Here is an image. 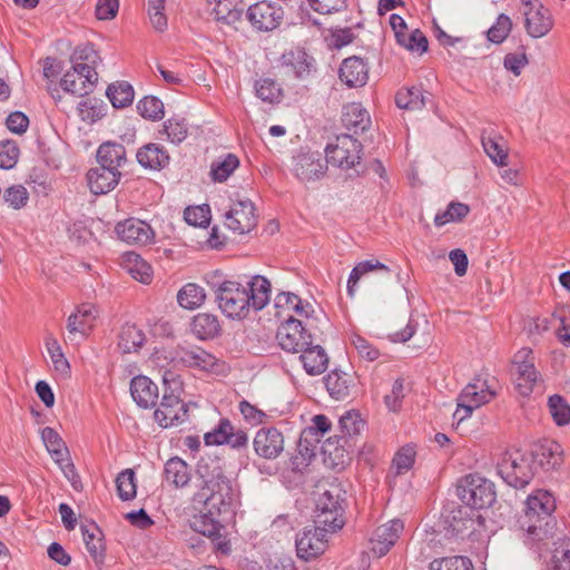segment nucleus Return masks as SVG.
<instances>
[{
	"label": "nucleus",
	"mask_w": 570,
	"mask_h": 570,
	"mask_svg": "<svg viewBox=\"0 0 570 570\" xmlns=\"http://www.w3.org/2000/svg\"><path fill=\"white\" fill-rule=\"evenodd\" d=\"M191 330L199 340H209L214 337V315L209 313H199L195 315L191 323Z\"/></svg>",
	"instance_id": "0e129e2a"
},
{
	"label": "nucleus",
	"mask_w": 570,
	"mask_h": 570,
	"mask_svg": "<svg viewBox=\"0 0 570 570\" xmlns=\"http://www.w3.org/2000/svg\"><path fill=\"white\" fill-rule=\"evenodd\" d=\"M444 523L446 525V533L452 537H458L472 528L473 520L469 515L466 508H458L453 509L444 517Z\"/></svg>",
	"instance_id": "58836bf2"
},
{
	"label": "nucleus",
	"mask_w": 570,
	"mask_h": 570,
	"mask_svg": "<svg viewBox=\"0 0 570 570\" xmlns=\"http://www.w3.org/2000/svg\"><path fill=\"white\" fill-rule=\"evenodd\" d=\"M96 158L99 166L120 170L127 163L126 148L119 142L105 141L98 147Z\"/></svg>",
	"instance_id": "bb28decb"
},
{
	"label": "nucleus",
	"mask_w": 570,
	"mask_h": 570,
	"mask_svg": "<svg viewBox=\"0 0 570 570\" xmlns=\"http://www.w3.org/2000/svg\"><path fill=\"white\" fill-rule=\"evenodd\" d=\"M247 443L248 438L245 431L235 429L227 419L220 420L216 428V445L227 444L232 449H243Z\"/></svg>",
	"instance_id": "2f4dec72"
},
{
	"label": "nucleus",
	"mask_w": 570,
	"mask_h": 570,
	"mask_svg": "<svg viewBox=\"0 0 570 570\" xmlns=\"http://www.w3.org/2000/svg\"><path fill=\"white\" fill-rule=\"evenodd\" d=\"M324 381L327 392L337 401L350 397L355 387V377L352 374L338 370L330 372Z\"/></svg>",
	"instance_id": "393cba45"
},
{
	"label": "nucleus",
	"mask_w": 570,
	"mask_h": 570,
	"mask_svg": "<svg viewBox=\"0 0 570 570\" xmlns=\"http://www.w3.org/2000/svg\"><path fill=\"white\" fill-rule=\"evenodd\" d=\"M304 351L299 352V360L302 361L303 367L309 375L322 374L328 365V356L325 350L321 345L306 346Z\"/></svg>",
	"instance_id": "c756f323"
},
{
	"label": "nucleus",
	"mask_w": 570,
	"mask_h": 570,
	"mask_svg": "<svg viewBox=\"0 0 570 570\" xmlns=\"http://www.w3.org/2000/svg\"><path fill=\"white\" fill-rule=\"evenodd\" d=\"M97 318V309L91 304H81L77 311L68 317L67 322V338L75 342L78 336L85 338L91 328L95 326Z\"/></svg>",
	"instance_id": "f3484780"
},
{
	"label": "nucleus",
	"mask_w": 570,
	"mask_h": 570,
	"mask_svg": "<svg viewBox=\"0 0 570 570\" xmlns=\"http://www.w3.org/2000/svg\"><path fill=\"white\" fill-rule=\"evenodd\" d=\"M469 212L470 208L468 205L460 202H451L444 212L435 215L434 224L436 226H443L450 222H460L469 214Z\"/></svg>",
	"instance_id": "13d9d810"
},
{
	"label": "nucleus",
	"mask_w": 570,
	"mask_h": 570,
	"mask_svg": "<svg viewBox=\"0 0 570 570\" xmlns=\"http://www.w3.org/2000/svg\"><path fill=\"white\" fill-rule=\"evenodd\" d=\"M276 338L282 350L289 353H299L311 345L312 336L301 320L289 317L277 331Z\"/></svg>",
	"instance_id": "9b49d317"
},
{
	"label": "nucleus",
	"mask_w": 570,
	"mask_h": 570,
	"mask_svg": "<svg viewBox=\"0 0 570 570\" xmlns=\"http://www.w3.org/2000/svg\"><path fill=\"white\" fill-rule=\"evenodd\" d=\"M282 59L283 65L298 79H307L316 70L314 58L304 50H291L284 53Z\"/></svg>",
	"instance_id": "c85d7f7f"
},
{
	"label": "nucleus",
	"mask_w": 570,
	"mask_h": 570,
	"mask_svg": "<svg viewBox=\"0 0 570 570\" xmlns=\"http://www.w3.org/2000/svg\"><path fill=\"white\" fill-rule=\"evenodd\" d=\"M326 532L321 527L305 529L296 538V551L301 559L309 560L325 551Z\"/></svg>",
	"instance_id": "a211bd4d"
},
{
	"label": "nucleus",
	"mask_w": 570,
	"mask_h": 570,
	"mask_svg": "<svg viewBox=\"0 0 570 570\" xmlns=\"http://www.w3.org/2000/svg\"><path fill=\"white\" fill-rule=\"evenodd\" d=\"M239 158L232 153H223L216 157V181L223 183L239 167Z\"/></svg>",
	"instance_id": "bf43d9fd"
},
{
	"label": "nucleus",
	"mask_w": 570,
	"mask_h": 570,
	"mask_svg": "<svg viewBox=\"0 0 570 570\" xmlns=\"http://www.w3.org/2000/svg\"><path fill=\"white\" fill-rule=\"evenodd\" d=\"M246 17L255 30L268 32L281 24L284 10L275 2L259 1L248 7Z\"/></svg>",
	"instance_id": "f8f14e48"
},
{
	"label": "nucleus",
	"mask_w": 570,
	"mask_h": 570,
	"mask_svg": "<svg viewBox=\"0 0 570 570\" xmlns=\"http://www.w3.org/2000/svg\"><path fill=\"white\" fill-rule=\"evenodd\" d=\"M511 29H512L511 19L507 14L501 13L497 18L495 23L488 30V32H487L488 39H489V41H491L493 43H501L507 39Z\"/></svg>",
	"instance_id": "69168bd1"
},
{
	"label": "nucleus",
	"mask_w": 570,
	"mask_h": 570,
	"mask_svg": "<svg viewBox=\"0 0 570 570\" xmlns=\"http://www.w3.org/2000/svg\"><path fill=\"white\" fill-rule=\"evenodd\" d=\"M81 532L87 551L96 564L101 567L105 560V544L102 542L101 531L95 523H90L88 525H81Z\"/></svg>",
	"instance_id": "f704fd0d"
},
{
	"label": "nucleus",
	"mask_w": 570,
	"mask_h": 570,
	"mask_svg": "<svg viewBox=\"0 0 570 570\" xmlns=\"http://www.w3.org/2000/svg\"><path fill=\"white\" fill-rule=\"evenodd\" d=\"M553 546L552 570H570V538L558 537Z\"/></svg>",
	"instance_id": "09e8293b"
},
{
	"label": "nucleus",
	"mask_w": 570,
	"mask_h": 570,
	"mask_svg": "<svg viewBox=\"0 0 570 570\" xmlns=\"http://www.w3.org/2000/svg\"><path fill=\"white\" fill-rule=\"evenodd\" d=\"M249 307L255 311L263 309L271 299V283L261 275L253 276L247 283Z\"/></svg>",
	"instance_id": "72a5a7b5"
},
{
	"label": "nucleus",
	"mask_w": 570,
	"mask_h": 570,
	"mask_svg": "<svg viewBox=\"0 0 570 570\" xmlns=\"http://www.w3.org/2000/svg\"><path fill=\"white\" fill-rule=\"evenodd\" d=\"M205 299V289L195 283L184 285L177 293V302L185 309H195L199 307Z\"/></svg>",
	"instance_id": "a19ab883"
},
{
	"label": "nucleus",
	"mask_w": 570,
	"mask_h": 570,
	"mask_svg": "<svg viewBox=\"0 0 570 570\" xmlns=\"http://www.w3.org/2000/svg\"><path fill=\"white\" fill-rule=\"evenodd\" d=\"M180 382L164 376V392L159 406L154 412V419L163 429L176 428L188 419V405L180 399Z\"/></svg>",
	"instance_id": "20e7f679"
},
{
	"label": "nucleus",
	"mask_w": 570,
	"mask_h": 570,
	"mask_svg": "<svg viewBox=\"0 0 570 570\" xmlns=\"http://www.w3.org/2000/svg\"><path fill=\"white\" fill-rule=\"evenodd\" d=\"M41 439L52 460L59 465L65 476L71 480L76 475L75 465L70 461L69 450L60 435L52 428L41 430Z\"/></svg>",
	"instance_id": "2eb2a0df"
},
{
	"label": "nucleus",
	"mask_w": 570,
	"mask_h": 570,
	"mask_svg": "<svg viewBox=\"0 0 570 570\" xmlns=\"http://www.w3.org/2000/svg\"><path fill=\"white\" fill-rule=\"evenodd\" d=\"M138 114L149 120H158L164 116V104L154 96H146L137 104Z\"/></svg>",
	"instance_id": "052dcab7"
},
{
	"label": "nucleus",
	"mask_w": 570,
	"mask_h": 570,
	"mask_svg": "<svg viewBox=\"0 0 570 570\" xmlns=\"http://www.w3.org/2000/svg\"><path fill=\"white\" fill-rule=\"evenodd\" d=\"M255 453L266 460H274L284 451V435L274 426L259 429L253 440Z\"/></svg>",
	"instance_id": "dca6fc26"
},
{
	"label": "nucleus",
	"mask_w": 570,
	"mask_h": 570,
	"mask_svg": "<svg viewBox=\"0 0 570 570\" xmlns=\"http://www.w3.org/2000/svg\"><path fill=\"white\" fill-rule=\"evenodd\" d=\"M121 178L120 170L98 166L89 169L87 180L90 191L95 195L107 194L112 190Z\"/></svg>",
	"instance_id": "4be33fe9"
},
{
	"label": "nucleus",
	"mask_w": 570,
	"mask_h": 570,
	"mask_svg": "<svg viewBox=\"0 0 570 570\" xmlns=\"http://www.w3.org/2000/svg\"><path fill=\"white\" fill-rule=\"evenodd\" d=\"M165 479L176 488H183L190 481L187 463L180 458H171L165 464Z\"/></svg>",
	"instance_id": "4c0bfd02"
},
{
	"label": "nucleus",
	"mask_w": 570,
	"mask_h": 570,
	"mask_svg": "<svg viewBox=\"0 0 570 570\" xmlns=\"http://www.w3.org/2000/svg\"><path fill=\"white\" fill-rule=\"evenodd\" d=\"M291 171L303 184L321 179L326 164L317 153H299L292 158Z\"/></svg>",
	"instance_id": "ddd939ff"
},
{
	"label": "nucleus",
	"mask_w": 570,
	"mask_h": 570,
	"mask_svg": "<svg viewBox=\"0 0 570 570\" xmlns=\"http://www.w3.org/2000/svg\"><path fill=\"white\" fill-rule=\"evenodd\" d=\"M130 393L140 407L148 409L156 405L159 390L149 377L139 375L131 380Z\"/></svg>",
	"instance_id": "b1692460"
},
{
	"label": "nucleus",
	"mask_w": 570,
	"mask_h": 570,
	"mask_svg": "<svg viewBox=\"0 0 570 570\" xmlns=\"http://www.w3.org/2000/svg\"><path fill=\"white\" fill-rule=\"evenodd\" d=\"M125 268L137 281L148 284L151 281L153 271L150 265L138 254L129 252L124 258Z\"/></svg>",
	"instance_id": "79ce46f5"
},
{
	"label": "nucleus",
	"mask_w": 570,
	"mask_h": 570,
	"mask_svg": "<svg viewBox=\"0 0 570 570\" xmlns=\"http://www.w3.org/2000/svg\"><path fill=\"white\" fill-rule=\"evenodd\" d=\"M372 272H379L386 276L391 275L390 267L377 259L373 258L360 262L354 266L347 279L348 296L354 297L360 279Z\"/></svg>",
	"instance_id": "473e14b6"
},
{
	"label": "nucleus",
	"mask_w": 570,
	"mask_h": 570,
	"mask_svg": "<svg viewBox=\"0 0 570 570\" xmlns=\"http://www.w3.org/2000/svg\"><path fill=\"white\" fill-rule=\"evenodd\" d=\"M224 225L238 235L252 232L257 225L254 204L249 199L237 198L232 200L224 213Z\"/></svg>",
	"instance_id": "1a4fd4ad"
},
{
	"label": "nucleus",
	"mask_w": 570,
	"mask_h": 570,
	"mask_svg": "<svg viewBox=\"0 0 570 570\" xmlns=\"http://www.w3.org/2000/svg\"><path fill=\"white\" fill-rule=\"evenodd\" d=\"M345 492L336 484H331L325 489L316 500L315 511H330L332 509H343Z\"/></svg>",
	"instance_id": "49530a36"
},
{
	"label": "nucleus",
	"mask_w": 570,
	"mask_h": 570,
	"mask_svg": "<svg viewBox=\"0 0 570 570\" xmlns=\"http://www.w3.org/2000/svg\"><path fill=\"white\" fill-rule=\"evenodd\" d=\"M116 233L122 242L131 245H145L154 236L151 227L144 220L129 218L116 225Z\"/></svg>",
	"instance_id": "aec40b11"
},
{
	"label": "nucleus",
	"mask_w": 570,
	"mask_h": 570,
	"mask_svg": "<svg viewBox=\"0 0 570 570\" xmlns=\"http://www.w3.org/2000/svg\"><path fill=\"white\" fill-rule=\"evenodd\" d=\"M495 393L490 389L485 381L480 379L469 383L458 399V409L454 416L459 417V421L470 416L474 409L490 402L494 397Z\"/></svg>",
	"instance_id": "9d476101"
},
{
	"label": "nucleus",
	"mask_w": 570,
	"mask_h": 570,
	"mask_svg": "<svg viewBox=\"0 0 570 570\" xmlns=\"http://www.w3.org/2000/svg\"><path fill=\"white\" fill-rule=\"evenodd\" d=\"M194 485L196 491L191 498V529L214 543V459L202 456L196 465Z\"/></svg>",
	"instance_id": "f257e3e1"
},
{
	"label": "nucleus",
	"mask_w": 570,
	"mask_h": 570,
	"mask_svg": "<svg viewBox=\"0 0 570 570\" xmlns=\"http://www.w3.org/2000/svg\"><path fill=\"white\" fill-rule=\"evenodd\" d=\"M216 495H219L218 512L228 513L227 520H233L235 515V508L238 503V490L233 480L217 475L216 476Z\"/></svg>",
	"instance_id": "a878e982"
},
{
	"label": "nucleus",
	"mask_w": 570,
	"mask_h": 570,
	"mask_svg": "<svg viewBox=\"0 0 570 570\" xmlns=\"http://www.w3.org/2000/svg\"><path fill=\"white\" fill-rule=\"evenodd\" d=\"M106 95L115 108H124L132 102L135 92L127 81H119L109 85Z\"/></svg>",
	"instance_id": "c03bdc74"
},
{
	"label": "nucleus",
	"mask_w": 570,
	"mask_h": 570,
	"mask_svg": "<svg viewBox=\"0 0 570 570\" xmlns=\"http://www.w3.org/2000/svg\"><path fill=\"white\" fill-rule=\"evenodd\" d=\"M142 330L135 324H125L119 333L118 346L124 353L137 352L145 343Z\"/></svg>",
	"instance_id": "ea45409f"
},
{
	"label": "nucleus",
	"mask_w": 570,
	"mask_h": 570,
	"mask_svg": "<svg viewBox=\"0 0 570 570\" xmlns=\"http://www.w3.org/2000/svg\"><path fill=\"white\" fill-rule=\"evenodd\" d=\"M515 387L521 395H529L535 384L540 381L541 375L535 368V364L522 365L512 370Z\"/></svg>",
	"instance_id": "e433bc0d"
},
{
	"label": "nucleus",
	"mask_w": 570,
	"mask_h": 570,
	"mask_svg": "<svg viewBox=\"0 0 570 570\" xmlns=\"http://www.w3.org/2000/svg\"><path fill=\"white\" fill-rule=\"evenodd\" d=\"M98 60L99 56L92 46L78 47L71 56V69L60 80L62 90L79 97L91 92L98 81Z\"/></svg>",
	"instance_id": "7ed1b4c3"
},
{
	"label": "nucleus",
	"mask_w": 570,
	"mask_h": 570,
	"mask_svg": "<svg viewBox=\"0 0 570 570\" xmlns=\"http://www.w3.org/2000/svg\"><path fill=\"white\" fill-rule=\"evenodd\" d=\"M216 302L222 313L232 320H243L250 311L247 287L235 281H224L218 285Z\"/></svg>",
	"instance_id": "423d86ee"
},
{
	"label": "nucleus",
	"mask_w": 570,
	"mask_h": 570,
	"mask_svg": "<svg viewBox=\"0 0 570 570\" xmlns=\"http://www.w3.org/2000/svg\"><path fill=\"white\" fill-rule=\"evenodd\" d=\"M531 462L535 468L546 472L558 470L563 463V449L553 440H543L532 446Z\"/></svg>",
	"instance_id": "4468645a"
},
{
	"label": "nucleus",
	"mask_w": 570,
	"mask_h": 570,
	"mask_svg": "<svg viewBox=\"0 0 570 570\" xmlns=\"http://www.w3.org/2000/svg\"><path fill=\"white\" fill-rule=\"evenodd\" d=\"M276 306H287L293 309L298 316L309 318L314 313L313 306L308 302H303L299 296L293 293H281L276 297Z\"/></svg>",
	"instance_id": "8fccbe9b"
},
{
	"label": "nucleus",
	"mask_w": 570,
	"mask_h": 570,
	"mask_svg": "<svg viewBox=\"0 0 570 570\" xmlns=\"http://www.w3.org/2000/svg\"><path fill=\"white\" fill-rule=\"evenodd\" d=\"M362 145L351 135L337 136L334 144H328L326 163L334 167L347 170L360 164Z\"/></svg>",
	"instance_id": "6e6552de"
},
{
	"label": "nucleus",
	"mask_w": 570,
	"mask_h": 570,
	"mask_svg": "<svg viewBox=\"0 0 570 570\" xmlns=\"http://www.w3.org/2000/svg\"><path fill=\"white\" fill-rule=\"evenodd\" d=\"M137 161L147 169L160 170L169 164L167 150L159 144L150 142L138 149Z\"/></svg>",
	"instance_id": "cd10ccee"
},
{
	"label": "nucleus",
	"mask_w": 570,
	"mask_h": 570,
	"mask_svg": "<svg viewBox=\"0 0 570 570\" xmlns=\"http://www.w3.org/2000/svg\"><path fill=\"white\" fill-rule=\"evenodd\" d=\"M344 509H334L330 511H315V522L320 524L324 532H334L344 525L343 519Z\"/></svg>",
	"instance_id": "4d7b16f0"
},
{
	"label": "nucleus",
	"mask_w": 570,
	"mask_h": 570,
	"mask_svg": "<svg viewBox=\"0 0 570 570\" xmlns=\"http://www.w3.org/2000/svg\"><path fill=\"white\" fill-rule=\"evenodd\" d=\"M342 121L354 134L364 132L371 124L367 110L360 102H351L344 106Z\"/></svg>",
	"instance_id": "7c9ffc66"
},
{
	"label": "nucleus",
	"mask_w": 570,
	"mask_h": 570,
	"mask_svg": "<svg viewBox=\"0 0 570 570\" xmlns=\"http://www.w3.org/2000/svg\"><path fill=\"white\" fill-rule=\"evenodd\" d=\"M403 529L404 523L401 519H393L380 525L371 540L372 551L379 557L385 556L396 543Z\"/></svg>",
	"instance_id": "6ab92c4d"
},
{
	"label": "nucleus",
	"mask_w": 570,
	"mask_h": 570,
	"mask_svg": "<svg viewBox=\"0 0 570 570\" xmlns=\"http://www.w3.org/2000/svg\"><path fill=\"white\" fill-rule=\"evenodd\" d=\"M181 360L188 366L197 367L206 372L210 371L214 366V356L202 348L185 352Z\"/></svg>",
	"instance_id": "680f3d73"
},
{
	"label": "nucleus",
	"mask_w": 570,
	"mask_h": 570,
	"mask_svg": "<svg viewBox=\"0 0 570 570\" xmlns=\"http://www.w3.org/2000/svg\"><path fill=\"white\" fill-rule=\"evenodd\" d=\"M244 12L242 0H216V21L227 26L240 22Z\"/></svg>",
	"instance_id": "c9c22d12"
},
{
	"label": "nucleus",
	"mask_w": 570,
	"mask_h": 570,
	"mask_svg": "<svg viewBox=\"0 0 570 570\" xmlns=\"http://www.w3.org/2000/svg\"><path fill=\"white\" fill-rule=\"evenodd\" d=\"M256 96L268 104H277L281 101L283 90L281 86L271 78H262L255 83Z\"/></svg>",
	"instance_id": "de8ad7c7"
},
{
	"label": "nucleus",
	"mask_w": 570,
	"mask_h": 570,
	"mask_svg": "<svg viewBox=\"0 0 570 570\" xmlns=\"http://www.w3.org/2000/svg\"><path fill=\"white\" fill-rule=\"evenodd\" d=\"M549 412L558 425L568 424L570 421V406L564 399L558 394L549 397Z\"/></svg>",
	"instance_id": "e2e57ef3"
},
{
	"label": "nucleus",
	"mask_w": 570,
	"mask_h": 570,
	"mask_svg": "<svg viewBox=\"0 0 570 570\" xmlns=\"http://www.w3.org/2000/svg\"><path fill=\"white\" fill-rule=\"evenodd\" d=\"M472 561L464 556L435 558L429 564V570H473Z\"/></svg>",
	"instance_id": "3c124183"
},
{
	"label": "nucleus",
	"mask_w": 570,
	"mask_h": 570,
	"mask_svg": "<svg viewBox=\"0 0 570 570\" xmlns=\"http://www.w3.org/2000/svg\"><path fill=\"white\" fill-rule=\"evenodd\" d=\"M396 41L409 51L422 55L428 50V39L422 31L415 29L411 32L397 33Z\"/></svg>",
	"instance_id": "603ef678"
},
{
	"label": "nucleus",
	"mask_w": 570,
	"mask_h": 570,
	"mask_svg": "<svg viewBox=\"0 0 570 570\" xmlns=\"http://www.w3.org/2000/svg\"><path fill=\"white\" fill-rule=\"evenodd\" d=\"M525 30L532 38L546 36L553 26L551 13L542 4L524 11Z\"/></svg>",
	"instance_id": "5701e85b"
},
{
	"label": "nucleus",
	"mask_w": 570,
	"mask_h": 570,
	"mask_svg": "<svg viewBox=\"0 0 570 570\" xmlns=\"http://www.w3.org/2000/svg\"><path fill=\"white\" fill-rule=\"evenodd\" d=\"M458 495L471 509L491 507L497 498L494 484L478 474H469L461 480Z\"/></svg>",
	"instance_id": "0eeeda50"
},
{
	"label": "nucleus",
	"mask_w": 570,
	"mask_h": 570,
	"mask_svg": "<svg viewBox=\"0 0 570 570\" xmlns=\"http://www.w3.org/2000/svg\"><path fill=\"white\" fill-rule=\"evenodd\" d=\"M554 510L556 500L549 491L537 490L528 497L525 509L518 519L527 544L544 542L554 537Z\"/></svg>",
	"instance_id": "f03ea898"
},
{
	"label": "nucleus",
	"mask_w": 570,
	"mask_h": 570,
	"mask_svg": "<svg viewBox=\"0 0 570 570\" xmlns=\"http://www.w3.org/2000/svg\"><path fill=\"white\" fill-rule=\"evenodd\" d=\"M46 345L55 370L61 374H67L70 366L67 358L62 354L61 347L57 340L53 337H48Z\"/></svg>",
	"instance_id": "338daca9"
},
{
	"label": "nucleus",
	"mask_w": 570,
	"mask_h": 570,
	"mask_svg": "<svg viewBox=\"0 0 570 570\" xmlns=\"http://www.w3.org/2000/svg\"><path fill=\"white\" fill-rule=\"evenodd\" d=\"M118 497L122 501L132 500L137 493L136 476L131 469L121 471L116 478Z\"/></svg>",
	"instance_id": "864d4df0"
},
{
	"label": "nucleus",
	"mask_w": 570,
	"mask_h": 570,
	"mask_svg": "<svg viewBox=\"0 0 570 570\" xmlns=\"http://www.w3.org/2000/svg\"><path fill=\"white\" fill-rule=\"evenodd\" d=\"M185 222L195 227H207L212 220V209L208 204L188 206L184 210Z\"/></svg>",
	"instance_id": "5fc2aeb1"
},
{
	"label": "nucleus",
	"mask_w": 570,
	"mask_h": 570,
	"mask_svg": "<svg viewBox=\"0 0 570 570\" xmlns=\"http://www.w3.org/2000/svg\"><path fill=\"white\" fill-rule=\"evenodd\" d=\"M20 150L12 140L0 142V168L11 169L16 166Z\"/></svg>",
	"instance_id": "774afa93"
},
{
	"label": "nucleus",
	"mask_w": 570,
	"mask_h": 570,
	"mask_svg": "<svg viewBox=\"0 0 570 570\" xmlns=\"http://www.w3.org/2000/svg\"><path fill=\"white\" fill-rule=\"evenodd\" d=\"M338 77L350 88L363 87L368 80V67L362 58L352 56L343 60Z\"/></svg>",
	"instance_id": "412c9836"
},
{
	"label": "nucleus",
	"mask_w": 570,
	"mask_h": 570,
	"mask_svg": "<svg viewBox=\"0 0 570 570\" xmlns=\"http://www.w3.org/2000/svg\"><path fill=\"white\" fill-rule=\"evenodd\" d=\"M481 140L483 149L485 154L490 157V159L498 166H507V148L503 145H501L495 137H492L491 135L485 136V134H483Z\"/></svg>",
	"instance_id": "6e6d98bb"
},
{
	"label": "nucleus",
	"mask_w": 570,
	"mask_h": 570,
	"mask_svg": "<svg viewBox=\"0 0 570 570\" xmlns=\"http://www.w3.org/2000/svg\"><path fill=\"white\" fill-rule=\"evenodd\" d=\"M107 106L98 98H87L78 104L77 110L80 119L87 124H95L106 115Z\"/></svg>",
	"instance_id": "37998d69"
},
{
	"label": "nucleus",
	"mask_w": 570,
	"mask_h": 570,
	"mask_svg": "<svg viewBox=\"0 0 570 570\" xmlns=\"http://www.w3.org/2000/svg\"><path fill=\"white\" fill-rule=\"evenodd\" d=\"M395 104L401 109L420 110L425 106V99L421 88L412 87L399 90Z\"/></svg>",
	"instance_id": "a18cd8bd"
},
{
	"label": "nucleus",
	"mask_w": 570,
	"mask_h": 570,
	"mask_svg": "<svg viewBox=\"0 0 570 570\" xmlns=\"http://www.w3.org/2000/svg\"><path fill=\"white\" fill-rule=\"evenodd\" d=\"M498 473L513 488H524L535 474V468L528 453L519 450L505 452L498 463Z\"/></svg>",
	"instance_id": "39448f33"
}]
</instances>
